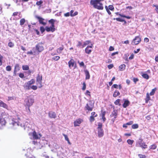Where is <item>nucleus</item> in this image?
Listing matches in <instances>:
<instances>
[{
  "label": "nucleus",
  "instance_id": "1",
  "mask_svg": "<svg viewBox=\"0 0 158 158\" xmlns=\"http://www.w3.org/2000/svg\"><path fill=\"white\" fill-rule=\"evenodd\" d=\"M101 0H91L90 5L93 6V7L98 10H103V4L100 2Z\"/></svg>",
  "mask_w": 158,
  "mask_h": 158
},
{
  "label": "nucleus",
  "instance_id": "2",
  "mask_svg": "<svg viewBox=\"0 0 158 158\" xmlns=\"http://www.w3.org/2000/svg\"><path fill=\"white\" fill-rule=\"evenodd\" d=\"M34 102L33 96L31 95L27 97L24 100V104L26 107H28V110H30L29 107L32 105Z\"/></svg>",
  "mask_w": 158,
  "mask_h": 158
},
{
  "label": "nucleus",
  "instance_id": "3",
  "mask_svg": "<svg viewBox=\"0 0 158 158\" xmlns=\"http://www.w3.org/2000/svg\"><path fill=\"white\" fill-rule=\"evenodd\" d=\"M44 47L43 46V43L42 42H40L37 44L34 48V55L40 53L42 52L44 50Z\"/></svg>",
  "mask_w": 158,
  "mask_h": 158
},
{
  "label": "nucleus",
  "instance_id": "4",
  "mask_svg": "<svg viewBox=\"0 0 158 158\" xmlns=\"http://www.w3.org/2000/svg\"><path fill=\"white\" fill-rule=\"evenodd\" d=\"M102 123L99 122L98 123V136L99 137H102L104 135V131L102 129Z\"/></svg>",
  "mask_w": 158,
  "mask_h": 158
},
{
  "label": "nucleus",
  "instance_id": "5",
  "mask_svg": "<svg viewBox=\"0 0 158 158\" xmlns=\"http://www.w3.org/2000/svg\"><path fill=\"white\" fill-rule=\"evenodd\" d=\"M94 102L89 100L88 103L86 104L85 108L88 111H92L94 107Z\"/></svg>",
  "mask_w": 158,
  "mask_h": 158
},
{
  "label": "nucleus",
  "instance_id": "6",
  "mask_svg": "<svg viewBox=\"0 0 158 158\" xmlns=\"http://www.w3.org/2000/svg\"><path fill=\"white\" fill-rule=\"evenodd\" d=\"M143 140L141 139H139V140L137 142L136 146H138V145L142 148L145 149L147 148V145H146L144 142H143Z\"/></svg>",
  "mask_w": 158,
  "mask_h": 158
},
{
  "label": "nucleus",
  "instance_id": "7",
  "mask_svg": "<svg viewBox=\"0 0 158 158\" xmlns=\"http://www.w3.org/2000/svg\"><path fill=\"white\" fill-rule=\"evenodd\" d=\"M35 18L38 19L40 24L43 25H46L47 21L46 20L37 15H36Z\"/></svg>",
  "mask_w": 158,
  "mask_h": 158
},
{
  "label": "nucleus",
  "instance_id": "8",
  "mask_svg": "<svg viewBox=\"0 0 158 158\" xmlns=\"http://www.w3.org/2000/svg\"><path fill=\"white\" fill-rule=\"evenodd\" d=\"M6 123V120L2 116H0V129H2L5 126Z\"/></svg>",
  "mask_w": 158,
  "mask_h": 158
},
{
  "label": "nucleus",
  "instance_id": "9",
  "mask_svg": "<svg viewBox=\"0 0 158 158\" xmlns=\"http://www.w3.org/2000/svg\"><path fill=\"white\" fill-rule=\"evenodd\" d=\"M141 41V39L139 36H137L133 40L132 44L133 45H137Z\"/></svg>",
  "mask_w": 158,
  "mask_h": 158
},
{
  "label": "nucleus",
  "instance_id": "10",
  "mask_svg": "<svg viewBox=\"0 0 158 158\" xmlns=\"http://www.w3.org/2000/svg\"><path fill=\"white\" fill-rule=\"evenodd\" d=\"M42 76H40V74H38L37 75V76L36 77V81L37 85L39 84L40 85H41V86L40 87V88H41L42 87Z\"/></svg>",
  "mask_w": 158,
  "mask_h": 158
},
{
  "label": "nucleus",
  "instance_id": "11",
  "mask_svg": "<svg viewBox=\"0 0 158 158\" xmlns=\"http://www.w3.org/2000/svg\"><path fill=\"white\" fill-rule=\"evenodd\" d=\"M20 70L19 65L18 64H15V69L14 71V76H16L17 72L19 71Z\"/></svg>",
  "mask_w": 158,
  "mask_h": 158
},
{
  "label": "nucleus",
  "instance_id": "12",
  "mask_svg": "<svg viewBox=\"0 0 158 158\" xmlns=\"http://www.w3.org/2000/svg\"><path fill=\"white\" fill-rule=\"evenodd\" d=\"M34 139H38L41 137L40 134H37L35 131H34L32 134Z\"/></svg>",
  "mask_w": 158,
  "mask_h": 158
},
{
  "label": "nucleus",
  "instance_id": "13",
  "mask_svg": "<svg viewBox=\"0 0 158 158\" xmlns=\"http://www.w3.org/2000/svg\"><path fill=\"white\" fill-rule=\"evenodd\" d=\"M93 46V44H91V46H88L85 48V51L86 53L89 54L91 52V48H92Z\"/></svg>",
  "mask_w": 158,
  "mask_h": 158
},
{
  "label": "nucleus",
  "instance_id": "14",
  "mask_svg": "<svg viewBox=\"0 0 158 158\" xmlns=\"http://www.w3.org/2000/svg\"><path fill=\"white\" fill-rule=\"evenodd\" d=\"M74 64L75 61L73 59H71L68 62L69 66L70 69L74 66Z\"/></svg>",
  "mask_w": 158,
  "mask_h": 158
},
{
  "label": "nucleus",
  "instance_id": "15",
  "mask_svg": "<svg viewBox=\"0 0 158 158\" xmlns=\"http://www.w3.org/2000/svg\"><path fill=\"white\" fill-rule=\"evenodd\" d=\"M49 117L51 118H55L56 117V115L54 112L51 111L48 113Z\"/></svg>",
  "mask_w": 158,
  "mask_h": 158
},
{
  "label": "nucleus",
  "instance_id": "16",
  "mask_svg": "<svg viewBox=\"0 0 158 158\" xmlns=\"http://www.w3.org/2000/svg\"><path fill=\"white\" fill-rule=\"evenodd\" d=\"M117 111L116 110H114L110 115V117H114L115 118H117Z\"/></svg>",
  "mask_w": 158,
  "mask_h": 158
},
{
  "label": "nucleus",
  "instance_id": "17",
  "mask_svg": "<svg viewBox=\"0 0 158 158\" xmlns=\"http://www.w3.org/2000/svg\"><path fill=\"white\" fill-rule=\"evenodd\" d=\"M23 87L25 89L29 90L31 89V85H29L28 83H26L23 85Z\"/></svg>",
  "mask_w": 158,
  "mask_h": 158
},
{
  "label": "nucleus",
  "instance_id": "18",
  "mask_svg": "<svg viewBox=\"0 0 158 158\" xmlns=\"http://www.w3.org/2000/svg\"><path fill=\"white\" fill-rule=\"evenodd\" d=\"M81 119H78L75 121L74 123V126L76 127L79 126V125L81 123Z\"/></svg>",
  "mask_w": 158,
  "mask_h": 158
},
{
  "label": "nucleus",
  "instance_id": "19",
  "mask_svg": "<svg viewBox=\"0 0 158 158\" xmlns=\"http://www.w3.org/2000/svg\"><path fill=\"white\" fill-rule=\"evenodd\" d=\"M0 106L6 109L8 108L7 105L1 100H0Z\"/></svg>",
  "mask_w": 158,
  "mask_h": 158
},
{
  "label": "nucleus",
  "instance_id": "20",
  "mask_svg": "<svg viewBox=\"0 0 158 158\" xmlns=\"http://www.w3.org/2000/svg\"><path fill=\"white\" fill-rule=\"evenodd\" d=\"M130 104V102L128 100H125L123 105V107L125 108L127 107Z\"/></svg>",
  "mask_w": 158,
  "mask_h": 158
},
{
  "label": "nucleus",
  "instance_id": "21",
  "mask_svg": "<svg viewBox=\"0 0 158 158\" xmlns=\"http://www.w3.org/2000/svg\"><path fill=\"white\" fill-rule=\"evenodd\" d=\"M84 72L86 76L85 79H89L90 75L88 71L87 70H84Z\"/></svg>",
  "mask_w": 158,
  "mask_h": 158
},
{
  "label": "nucleus",
  "instance_id": "22",
  "mask_svg": "<svg viewBox=\"0 0 158 158\" xmlns=\"http://www.w3.org/2000/svg\"><path fill=\"white\" fill-rule=\"evenodd\" d=\"M126 67V65L125 64H122L120 65L119 67V70L120 71H123L125 69Z\"/></svg>",
  "mask_w": 158,
  "mask_h": 158
},
{
  "label": "nucleus",
  "instance_id": "23",
  "mask_svg": "<svg viewBox=\"0 0 158 158\" xmlns=\"http://www.w3.org/2000/svg\"><path fill=\"white\" fill-rule=\"evenodd\" d=\"M64 48L63 46L62 45V47H60L57 49V52L58 53H60L64 49Z\"/></svg>",
  "mask_w": 158,
  "mask_h": 158
},
{
  "label": "nucleus",
  "instance_id": "24",
  "mask_svg": "<svg viewBox=\"0 0 158 158\" xmlns=\"http://www.w3.org/2000/svg\"><path fill=\"white\" fill-rule=\"evenodd\" d=\"M120 94V93L118 91L116 90L115 92H114V94H113V96L114 97H116L117 96H118Z\"/></svg>",
  "mask_w": 158,
  "mask_h": 158
},
{
  "label": "nucleus",
  "instance_id": "25",
  "mask_svg": "<svg viewBox=\"0 0 158 158\" xmlns=\"http://www.w3.org/2000/svg\"><path fill=\"white\" fill-rule=\"evenodd\" d=\"M114 19H116L117 21H119L120 22H124L125 23H126V21L124 19H122L120 18H116V19L114 18Z\"/></svg>",
  "mask_w": 158,
  "mask_h": 158
},
{
  "label": "nucleus",
  "instance_id": "26",
  "mask_svg": "<svg viewBox=\"0 0 158 158\" xmlns=\"http://www.w3.org/2000/svg\"><path fill=\"white\" fill-rule=\"evenodd\" d=\"M150 97L149 94L147 93L146 95V98L145 99V102L146 103H148V101L150 100Z\"/></svg>",
  "mask_w": 158,
  "mask_h": 158
},
{
  "label": "nucleus",
  "instance_id": "27",
  "mask_svg": "<svg viewBox=\"0 0 158 158\" xmlns=\"http://www.w3.org/2000/svg\"><path fill=\"white\" fill-rule=\"evenodd\" d=\"M63 135H64V137L65 140L68 141V142L69 144H70V142L69 141V139L67 135H66L64 134H63Z\"/></svg>",
  "mask_w": 158,
  "mask_h": 158
},
{
  "label": "nucleus",
  "instance_id": "28",
  "mask_svg": "<svg viewBox=\"0 0 158 158\" xmlns=\"http://www.w3.org/2000/svg\"><path fill=\"white\" fill-rule=\"evenodd\" d=\"M23 69L24 70H27L29 69V68L28 65H23L22 66Z\"/></svg>",
  "mask_w": 158,
  "mask_h": 158
},
{
  "label": "nucleus",
  "instance_id": "29",
  "mask_svg": "<svg viewBox=\"0 0 158 158\" xmlns=\"http://www.w3.org/2000/svg\"><path fill=\"white\" fill-rule=\"evenodd\" d=\"M25 22V20L24 19H22L20 21V24L21 25H23Z\"/></svg>",
  "mask_w": 158,
  "mask_h": 158
},
{
  "label": "nucleus",
  "instance_id": "30",
  "mask_svg": "<svg viewBox=\"0 0 158 158\" xmlns=\"http://www.w3.org/2000/svg\"><path fill=\"white\" fill-rule=\"evenodd\" d=\"M28 83L31 85L32 84H34L35 82V80L34 79H31L30 81L27 82Z\"/></svg>",
  "mask_w": 158,
  "mask_h": 158
},
{
  "label": "nucleus",
  "instance_id": "31",
  "mask_svg": "<svg viewBox=\"0 0 158 158\" xmlns=\"http://www.w3.org/2000/svg\"><path fill=\"white\" fill-rule=\"evenodd\" d=\"M60 58V57L58 56H56L52 58V60H54L56 61L58 60Z\"/></svg>",
  "mask_w": 158,
  "mask_h": 158
},
{
  "label": "nucleus",
  "instance_id": "32",
  "mask_svg": "<svg viewBox=\"0 0 158 158\" xmlns=\"http://www.w3.org/2000/svg\"><path fill=\"white\" fill-rule=\"evenodd\" d=\"M142 77L144 78L148 79L149 78V76L147 74H143L142 75Z\"/></svg>",
  "mask_w": 158,
  "mask_h": 158
},
{
  "label": "nucleus",
  "instance_id": "33",
  "mask_svg": "<svg viewBox=\"0 0 158 158\" xmlns=\"http://www.w3.org/2000/svg\"><path fill=\"white\" fill-rule=\"evenodd\" d=\"M138 127V125L136 124H133L131 126L132 128L133 129L137 128Z\"/></svg>",
  "mask_w": 158,
  "mask_h": 158
},
{
  "label": "nucleus",
  "instance_id": "34",
  "mask_svg": "<svg viewBox=\"0 0 158 158\" xmlns=\"http://www.w3.org/2000/svg\"><path fill=\"white\" fill-rule=\"evenodd\" d=\"M127 142L129 144L131 145L134 142V140H131V139H128L127 141Z\"/></svg>",
  "mask_w": 158,
  "mask_h": 158
},
{
  "label": "nucleus",
  "instance_id": "35",
  "mask_svg": "<svg viewBox=\"0 0 158 158\" xmlns=\"http://www.w3.org/2000/svg\"><path fill=\"white\" fill-rule=\"evenodd\" d=\"M105 8L106 9V11L108 13V14L109 15H111V13L110 12V11L109 10L108 8V6H105Z\"/></svg>",
  "mask_w": 158,
  "mask_h": 158
},
{
  "label": "nucleus",
  "instance_id": "36",
  "mask_svg": "<svg viewBox=\"0 0 158 158\" xmlns=\"http://www.w3.org/2000/svg\"><path fill=\"white\" fill-rule=\"evenodd\" d=\"M156 89H154L152 90V91L150 93V95H152L154 94L156 90Z\"/></svg>",
  "mask_w": 158,
  "mask_h": 158
},
{
  "label": "nucleus",
  "instance_id": "37",
  "mask_svg": "<svg viewBox=\"0 0 158 158\" xmlns=\"http://www.w3.org/2000/svg\"><path fill=\"white\" fill-rule=\"evenodd\" d=\"M156 145L153 144L151 145L150 147V148L152 149H155L156 148Z\"/></svg>",
  "mask_w": 158,
  "mask_h": 158
},
{
  "label": "nucleus",
  "instance_id": "38",
  "mask_svg": "<svg viewBox=\"0 0 158 158\" xmlns=\"http://www.w3.org/2000/svg\"><path fill=\"white\" fill-rule=\"evenodd\" d=\"M40 30L41 33H43L45 29L44 27L42 26L40 27Z\"/></svg>",
  "mask_w": 158,
  "mask_h": 158
},
{
  "label": "nucleus",
  "instance_id": "39",
  "mask_svg": "<svg viewBox=\"0 0 158 158\" xmlns=\"http://www.w3.org/2000/svg\"><path fill=\"white\" fill-rule=\"evenodd\" d=\"M11 124L13 126H15L16 125L18 126L19 125L18 123H17L13 120L12 121Z\"/></svg>",
  "mask_w": 158,
  "mask_h": 158
},
{
  "label": "nucleus",
  "instance_id": "40",
  "mask_svg": "<svg viewBox=\"0 0 158 158\" xmlns=\"http://www.w3.org/2000/svg\"><path fill=\"white\" fill-rule=\"evenodd\" d=\"M108 7V9L111 10H113L114 9V7L112 5H109Z\"/></svg>",
  "mask_w": 158,
  "mask_h": 158
},
{
  "label": "nucleus",
  "instance_id": "41",
  "mask_svg": "<svg viewBox=\"0 0 158 158\" xmlns=\"http://www.w3.org/2000/svg\"><path fill=\"white\" fill-rule=\"evenodd\" d=\"M11 68L10 66H7L6 67V70L8 71H10L11 70Z\"/></svg>",
  "mask_w": 158,
  "mask_h": 158
},
{
  "label": "nucleus",
  "instance_id": "42",
  "mask_svg": "<svg viewBox=\"0 0 158 158\" xmlns=\"http://www.w3.org/2000/svg\"><path fill=\"white\" fill-rule=\"evenodd\" d=\"M95 117H93V116H91L89 118V121L91 122H93L94 120V118Z\"/></svg>",
  "mask_w": 158,
  "mask_h": 158
},
{
  "label": "nucleus",
  "instance_id": "43",
  "mask_svg": "<svg viewBox=\"0 0 158 158\" xmlns=\"http://www.w3.org/2000/svg\"><path fill=\"white\" fill-rule=\"evenodd\" d=\"M55 22V20L53 19H51L48 21V22L51 24L54 23Z\"/></svg>",
  "mask_w": 158,
  "mask_h": 158
},
{
  "label": "nucleus",
  "instance_id": "44",
  "mask_svg": "<svg viewBox=\"0 0 158 158\" xmlns=\"http://www.w3.org/2000/svg\"><path fill=\"white\" fill-rule=\"evenodd\" d=\"M119 101H120V99H117L114 102L115 104L116 105L119 104V105L120 106L121 105V104H119Z\"/></svg>",
  "mask_w": 158,
  "mask_h": 158
},
{
  "label": "nucleus",
  "instance_id": "45",
  "mask_svg": "<svg viewBox=\"0 0 158 158\" xmlns=\"http://www.w3.org/2000/svg\"><path fill=\"white\" fill-rule=\"evenodd\" d=\"M8 45L10 47H13L14 46V44L11 42H9L8 44Z\"/></svg>",
  "mask_w": 158,
  "mask_h": 158
},
{
  "label": "nucleus",
  "instance_id": "46",
  "mask_svg": "<svg viewBox=\"0 0 158 158\" xmlns=\"http://www.w3.org/2000/svg\"><path fill=\"white\" fill-rule=\"evenodd\" d=\"M43 1L42 0H40L39 1H37L36 3V4L38 6H40L43 3Z\"/></svg>",
  "mask_w": 158,
  "mask_h": 158
},
{
  "label": "nucleus",
  "instance_id": "47",
  "mask_svg": "<svg viewBox=\"0 0 158 158\" xmlns=\"http://www.w3.org/2000/svg\"><path fill=\"white\" fill-rule=\"evenodd\" d=\"M91 116H93L94 117H96L97 116V114H96L94 112H92L91 113Z\"/></svg>",
  "mask_w": 158,
  "mask_h": 158
},
{
  "label": "nucleus",
  "instance_id": "48",
  "mask_svg": "<svg viewBox=\"0 0 158 158\" xmlns=\"http://www.w3.org/2000/svg\"><path fill=\"white\" fill-rule=\"evenodd\" d=\"M138 156L140 158H146V156L144 155L139 154Z\"/></svg>",
  "mask_w": 158,
  "mask_h": 158
},
{
  "label": "nucleus",
  "instance_id": "49",
  "mask_svg": "<svg viewBox=\"0 0 158 158\" xmlns=\"http://www.w3.org/2000/svg\"><path fill=\"white\" fill-rule=\"evenodd\" d=\"M31 88L34 90H36L37 89V87L35 85H32L31 86Z\"/></svg>",
  "mask_w": 158,
  "mask_h": 158
},
{
  "label": "nucleus",
  "instance_id": "50",
  "mask_svg": "<svg viewBox=\"0 0 158 158\" xmlns=\"http://www.w3.org/2000/svg\"><path fill=\"white\" fill-rule=\"evenodd\" d=\"M83 86L82 88V89L83 90H85L86 89V84L85 82H84L83 83Z\"/></svg>",
  "mask_w": 158,
  "mask_h": 158
},
{
  "label": "nucleus",
  "instance_id": "51",
  "mask_svg": "<svg viewBox=\"0 0 158 158\" xmlns=\"http://www.w3.org/2000/svg\"><path fill=\"white\" fill-rule=\"evenodd\" d=\"M113 66H114L113 64H111L108 65L107 67L109 69H112L113 67Z\"/></svg>",
  "mask_w": 158,
  "mask_h": 158
},
{
  "label": "nucleus",
  "instance_id": "52",
  "mask_svg": "<svg viewBox=\"0 0 158 158\" xmlns=\"http://www.w3.org/2000/svg\"><path fill=\"white\" fill-rule=\"evenodd\" d=\"M50 29H51V31L52 32H54L55 30V28L54 27H49Z\"/></svg>",
  "mask_w": 158,
  "mask_h": 158
},
{
  "label": "nucleus",
  "instance_id": "53",
  "mask_svg": "<svg viewBox=\"0 0 158 158\" xmlns=\"http://www.w3.org/2000/svg\"><path fill=\"white\" fill-rule=\"evenodd\" d=\"M45 30L48 32L51 31V29L49 27H45Z\"/></svg>",
  "mask_w": 158,
  "mask_h": 158
},
{
  "label": "nucleus",
  "instance_id": "54",
  "mask_svg": "<svg viewBox=\"0 0 158 158\" xmlns=\"http://www.w3.org/2000/svg\"><path fill=\"white\" fill-rule=\"evenodd\" d=\"M91 43L90 40H87L84 42V43L86 45L89 44Z\"/></svg>",
  "mask_w": 158,
  "mask_h": 158
},
{
  "label": "nucleus",
  "instance_id": "55",
  "mask_svg": "<svg viewBox=\"0 0 158 158\" xmlns=\"http://www.w3.org/2000/svg\"><path fill=\"white\" fill-rule=\"evenodd\" d=\"M106 114L105 111L102 112L101 114H100V116L101 117H105V116Z\"/></svg>",
  "mask_w": 158,
  "mask_h": 158
},
{
  "label": "nucleus",
  "instance_id": "56",
  "mask_svg": "<svg viewBox=\"0 0 158 158\" xmlns=\"http://www.w3.org/2000/svg\"><path fill=\"white\" fill-rule=\"evenodd\" d=\"M133 123V122L132 121H130L129 122L127 123H126L127 125H132Z\"/></svg>",
  "mask_w": 158,
  "mask_h": 158
},
{
  "label": "nucleus",
  "instance_id": "57",
  "mask_svg": "<svg viewBox=\"0 0 158 158\" xmlns=\"http://www.w3.org/2000/svg\"><path fill=\"white\" fill-rule=\"evenodd\" d=\"M112 87H113L115 88H116V89H118V86L117 85V84H114L112 86Z\"/></svg>",
  "mask_w": 158,
  "mask_h": 158
},
{
  "label": "nucleus",
  "instance_id": "58",
  "mask_svg": "<svg viewBox=\"0 0 158 158\" xmlns=\"http://www.w3.org/2000/svg\"><path fill=\"white\" fill-rule=\"evenodd\" d=\"M114 50V48L113 47L110 46V47L109 48V50L110 51H113Z\"/></svg>",
  "mask_w": 158,
  "mask_h": 158
},
{
  "label": "nucleus",
  "instance_id": "59",
  "mask_svg": "<svg viewBox=\"0 0 158 158\" xmlns=\"http://www.w3.org/2000/svg\"><path fill=\"white\" fill-rule=\"evenodd\" d=\"M82 45V43L80 41H78V44L77 45V47H80Z\"/></svg>",
  "mask_w": 158,
  "mask_h": 158
},
{
  "label": "nucleus",
  "instance_id": "60",
  "mask_svg": "<svg viewBox=\"0 0 158 158\" xmlns=\"http://www.w3.org/2000/svg\"><path fill=\"white\" fill-rule=\"evenodd\" d=\"M19 77L21 78H23L24 77V75L22 73H20L19 74Z\"/></svg>",
  "mask_w": 158,
  "mask_h": 158
},
{
  "label": "nucleus",
  "instance_id": "61",
  "mask_svg": "<svg viewBox=\"0 0 158 158\" xmlns=\"http://www.w3.org/2000/svg\"><path fill=\"white\" fill-rule=\"evenodd\" d=\"M85 94L90 96V92L89 90H87L85 92Z\"/></svg>",
  "mask_w": 158,
  "mask_h": 158
},
{
  "label": "nucleus",
  "instance_id": "62",
  "mask_svg": "<svg viewBox=\"0 0 158 158\" xmlns=\"http://www.w3.org/2000/svg\"><path fill=\"white\" fill-rule=\"evenodd\" d=\"M70 15L69 12H67L64 14V16L65 17H68Z\"/></svg>",
  "mask_w": 158,
  "mask_h": 158
},
{
  "label": "nucleus",
  "instance_id": "63",
  "mask_svg": "<svg viewBox=\"0 0 158 158\" xmlns=\"http://www.w3.org/2000/svg\"><path fill=\"white\" fill-rule=\"evenodd\" d=\"M79 65L81 66H84V62L82 61L80 63H79Z\"/></svg>",
  "mask_w": 158,
  "mask_h": 158
},
{
  "label": "nucleus",
  "instance_id": "64",
  "mask_svg": "<svg viewBox=\"0 0 158 158\" xmlns=\"http://www.w3.org/2000/svg\"><path fill=\"white\" fill-rule=\"evenodd\" d=\"M154 6L156 7V10L157 13H158V6L154 5Z\"/></svg>",
  "mask_w": 158,
  "mask_h": 158
}]
</instances>
